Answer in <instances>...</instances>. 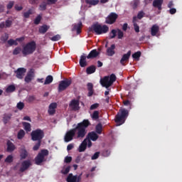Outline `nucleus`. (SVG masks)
<instances>
[{"label": "nucleus", "mask_w": 182, "mask_h": 182, "mask_svg": "<svg viewBox=\"0 0 182 182\" xmlns=\"http://www.w3.org/2000/svg\"><path fill=\"white\" fill-rule=\"evenodd\" d=\"M90 121L89 119H83L82 122L78 123L77 126L68 131L64 136V141L65 143L72 141L73 139H83L87 134V129L89 126H91Z\"/></svg>", "instance_id": "f257e3e1"}, {"label": "nucleus", "mask_w": 182, "mask_h": 182, "mask_svg": "<svg viewBox=\"0 0 182 182\" xmlns=\"http://www.w3.org/2000/svg\"><path fill=\"white\" fill-rule=\"evenodd\" d=\"M88 31L92 32L95 35H103L109 32V26L95 23L89 27Z\"/></svg>", "instance_id": "f03ea898"}, {"label": "nucleus", "mask_w": 182, "mask_h": 182, "mask_svg": "<svg viewBox=\"0 0 182 182\" xmlns=\"http://www.w3.org/2000/svg\"><path fill=\"white\" fill-rule=\"evenodd\" d=\"M129 117V110L126 109H122L119 111V112L115 116V123L117 126H122L126 122V119Z\"/></svg>", "instance_id": "7ed1b4c3"}, {"label": "nucleus", "mask_w": 182, "mask_h": 182, "mask_svg": "<svg viewBox=\"0 0 182 182\" xmlns=\"http://www.w3.org/2000/svg\"><path fill=\"white\" fill-rule=\"evenodd\" d=\"M36 50V42L34 41L27 43L22 49L23 56L32 55Z\"/></svg>", "instance_id": "20e7f679"}, {"label": "nucleus", "mask_w": 182, "mask_h": 182, "mask_svg": "<svg viewBox=\"0 0 182 182\" xmlns=\"http://www.w3.org/2000/svg\"><path fill=\"white\" fill-rule=\"evenodd\" d=\"M116 75L111 74L110 76H105L102 79L100 80V83L103 87H106V89L110 87L114 81L116 80Z\"/></svg>", "instance_id": "39448f33"}, {"label": "nucleus", "mask_w": 182, "mask_h": 182, "mask_svg": "<svg viewBox=\"0 0 182 182\" xmlns=\"http://www.w3.org/2000/svg\"><path fill=\"white\" fill-rule=\"evenodd\" d=\"M31 136L33 141H42L45 137V132L41 129H37L31 132Z\"/></svg>", "instance_id": "423d86ee"}, {"label": "nucleus", "mask_w": 182, "mask_h": 182, "mask_svg": "<svg viewBox=\"0 0 182 182\" xmlns=\"http://www.w3.org/2000/svg\"><path fill=\"white\" fill-rule=\"evenodd\" d=\"M49 156V151L48 149H42L40 153L35 158V164L37 166H41L45 161V157Z\"/></svg>", "instance_id": "0eeeda50"}, {"label": "nucleus", "mask_w": 182, "mask_h": 182, "mask_svg": "<svg viewBox=\"0 0 182 182\" xmlns=\"http://www.w3.org/2000/svg\"><path fill=\"white\" fill-rule=\"evenodd\" d=\"M72 85V80L69 79H65L64 80H61L58 85V92H63V90H66L67 87H69Z\"/></svg>", "instance_id": "6e6552de"}, {"label": "nucleus", "mask_w": 182, "mask_h": 182, "mask_svg": "<svg viewBox=\"0 0 182 182\" xmlns=\"http://www.w3.org/2000/svg\"><path fill=\"white\" fill-rule=\"evenodd\" d=\"M117 18H119V15L116 13H110L109 15L105 18V23H108V25H113L114 22L117 20Z\"/></svg>", "instance_id": "1a4fd4ad"}, {"label": "nucleus", "mask_w": 182, "mask_h": 182, "mask_svg": "<svg viewBox=\"0 0 182 182\" xmlns=\"http://www.w3.org/2000/svg\"><path fill=\"white\" fill-rule=\"evenodd\" d=\"M35 77V70L31 69L28 73L27 75H26L24 80L26 83H31L32 80H33Z\"/></svg>", "instance_id": "9d476101"}, {"label": "nucleus", "mask_w": 182, "mask_h": 182, "mask_svg": "<svg viewBox=\"0 0 182 182\" xmlns=\"http://www.w3.org/2000/svg\"><path fill=\"white\" fill-rule=\"evenodd\" d=\"M130 56H132V50H129L126 54L122 55V58L120 60V63L122 65V66H126V63L129 62Z\"/></svg>", "instance_id": "9b49d317"}, {"label": "nucleus", "mask_w": 182, "mask_h": 182, "mask_svg": "<svg viewBox=\"0 0 182 182\" xmlns=\"http://www.w3.org/2000/svg\"><path fill=\"white\" fill-rule=\"evenodd\" d=\"M31 166H32V163L29 160H26L21 163V167L20 168L21 173H23V171H26Z\"/></svg>", "instance_id": "f8f14e48"}, {"label": "nucleus", "mask_w": 182, "mask_h": 182, "mask_svg": "<svg viewBox=\"0 0 182 182\" xmlns=\"http://www.w3.org/2000/svg\"><path fill=\"white\" fill-rule=\"evenodd\" d=\"M15 73L17 79H23V75L26 73V69L24 68H19L15 71Z\"/></svg>", "instance_id": "ddd939ff"}, {"label": "nucleus", "mask_w": 182, "mask_h": 182, "mask_svg": "<svg viewBox=\"0 0 182 182\" xmlns=\"http://www.w3.org/2000/svg\"><path fill=\"white\" fill-rule=\"evenodd\" d=\"M56 107H58V104L56 102H52L48 107V113L50 116H53L56 113Z\"/></svg>", "instance_id": "4468645a"}, {"label": "nucleus", "mask_w": 182, "mask_h": 182, "mask_svg": "<svg viewBox=\"0 0 182 182\" xmlns=\"http://www.w3.org/2000/svg\"><path fill=\"white\" fill-rule=\"evenodd\" d=\"M116 49V45L112 44L110 47H108L107 48V56H114L116 54V51L114 50Z\"/></svg>", "instance_id": "2eb2a0df"}, {"label": "nucleus", "mask_w": 182, "mask_h": 182, "mask_svg": "<svg viewBox=\"0 0 182 182\" xmlns=\"http://www.w3.org/2000/svg\"><path fill=\"white\" fill-rule=\"evenodd\" d=\"M85 139H87V140H92V141H96V140L99 139V135H97L95 132H91L88 133L87 138Z\"/></svg>", "instance_id": "dca6fc26"}, {"label": "nucleus", "mask_w": 182, "mask_h": 182, "mask_svg": "<svg viewBox=\"0 0 182 182\" xmlns=\"http://www.w3.org/2000/svg\"><path fill=\"white\" fill-rule=\"evenodd\" d=\"M87 149V139H85L78 148L79 153H82Z\"/></svg>", "instance_id": "f3484780"}, {"label": "nucleus", "mask_w": 182, "mask_h": 182, "mask_svg": "<svg viewBox=\"0 0 182 182\" xmlns=\"http://www.w3.org/2000/svg\"><path fill=\"white\" fill-rule=\"evenodd\" d=\"M99 55H100V53L97 51V50L94 49L90 52L87 56V59H95V58H97Z\"/></svg>", "instance_id": "a211bd4d"}, {"label": "nucleus", "mask_w": 182, "mask_h": 182, "mask_svg": "<svg viewBox=\"0 0 182 182\" xmlns=\"http://www.w3.org/2000/svg\"><path fill=\"white\" fill-rule=\"evenodd\" d=\"M86 58H87V56H86V54L83 53L80 58V66L81 68H86L87 66V63L86 62Z\"/></svg>", "instance_id": "6ab92c4d"}, {"label": "nucleus", "mask_w": 182, "mask_h": 182, "mask_svg": "<svg viewBox=\"0 0 182 182\" xmlns=\"http://www.w3.org/2000/svg\"><path fill=\"white\" fill-rule=\"evenodd\" d=\"M79 100H73L70 103V107L73 109V110H79Z\"/></svg>", "instance_id": "aec40b11"}, {"label": "nucleus", "mask_w": 182, "mask_h": 182, "mask_svg": "<svg viewBox=\"0 0 182 182\" xmlns=\"http://www.w3.org/2000/svg\"><path fill=\"white\" fill-rule=\"evenodd\" d=\"M160 31V27L157 26V24H154L151 28V36H156L157 33H159V31Z\"/></svg>", "instance_id": "412c9836"}, {"label": "nucleus", "mask_w": 182, "mask_h": 182, "mask_svg": "<svg viewBox=\"0 0 182 182\" xmlns=\"http://www.w3.org/2000/svg\"><path fill=\"white\" fill-rule=\"evenodd\" d=\"M12 26V21L6 20L5 22L0 23V29H4V28H11Z\"/></svg>", "instance_id": "4be33fe9"}, {"label": "nucleus", "mask_w": 182, "mask_h": 182, "mask_svg": "<svg viewBox=\"0 0 182 182\" xmlns=\"http://www.w3.org/2000/svg\"><path fill=\"white\" fill-rule=\"evenodd\" d=\"M82 21H80L77 24H75L73 26V31H76L77 35H79V33H82Z\"/></svg>", "instance_id": "5701e85b"}, {"label": "nucleus", "mask_w": 182, "mask_h": 182, "mask_svg": "<svg viewBox=\"0 0 182 182\" xmlns=\"http://www.w3.org/2000/svg\"><path fill=\"white\" fill-rule=\"evenodd\" d=\"M163 5V0H154L153 1V6L158 8L159 11H161V6Z\"/></svg>", "instance_id": "b1692460"}, {"label": "nucleus", "mask_w": 182, "mask_h": 182, "mask_svg": "<svg viewBox=\"0 0 182 182\" xmlns=\"http://www.w3.org/2000/svg\"><path fill=\"white\" fill-rule=\"evenodd\" d=\"M11 119H12V114H4L3 117V123L8 124V123L11 122Z\"/></svg>", "instance_id": "393cba45"}, {"label": "nucleus", "mask_w": 182, "mask_h": 182, "mask_svg": "<svg viewBox=\"0 0 182 182\" xmlns=\"http://www.w3.org/2000/svg\"><path fill=\"white\" fill-rule=\"evenodd\" d=\"M49 28H50V26L44 24L43 26H41L39 29H38V32L40 33H42L43 35L45 34L46 33L48 32V31L49 30Z\"/></svg>", "instance_id": "a878e982"}, {"label": "nucleus", "mask_w": 182, "mask_h": 182, "mask_svg": "<svg viewBox=\"0 0 182 182\" xmlns=\"http://www.w3.org/2000/svg\"><path fill=\"white\" fill-rule=\"evenodd\" d=\"M87 90H88V94H87V96L89 97L93 96V84L91 83V82H88L87 85Z\"/></svg>", "instance_id": "bb28decb"}, {"label": "nucleus", "mask_w": 182, "mask_h": 182, "mask_svg": "<svg viewBox=\"0 0 182 182\" xmlns=\"http://www.w3.org/2000/svg\"><path fill=\"white\" fill-rule=\"evenodd\" d=\"M20 157L21 160H25V159L28 157V151H26L25 148L21 149Z\"/></svg>", "instance_id": "cd10ccee"}, {"label": "nucleus", "mask_w": 182, "mask_h": 182, "mask_svg": "<svg viewBox=\"0 0 182 182\" xmlns=\"http://www.w3.org/2000/svg\"><path fill=\"white\" fill-rule=\"evenodd\" d=\"M77 181V176H73V173H70L67 178V182H76Z\"/></svg>", "instance_id": "c85d7f7f"}, {"label": "nucleus", "mask_w": 182, "mask_h": 182, "mask_svg": "<svg viewBox=\"0 0 182 182\" xmlns=\"http://www.w3.org/2000/svg\"><path fill=\"white\" fill-rule=\"evenodd\" d=\"M15 150V145L11 141H7V151H14Z\"/></svg>", "instance_id": "c756f323"}, {"label": "nucleus", "mask_w": 182, "mask_h": 182, "mask_svg": "<svg viewBox=\"0 0 182 182\" xmlns=\"http://www.w3.org/2000/svg\"><path fill=\"white\" fill-rule=\"evenodd\" d=\"M86 72L87 75H92V73H95V72H96V66L91 65L88 67L86 70Z\"/></svg>", "instance_id": "7c9ffc66"}, {"label": "nucleus", "mask_w": 182, "mask_h": 182, "mask_svg": "<svg viewBox=\"0 0 182 182\" xmlns=\"http://www.w3.org/2000/svg\"><path fill=\"white\" fill-rule=\"evenodd\" d=\"M16 90V87L14 85H9L6 89V93H14Z\"/></svg>", "instance_id": "2f4dec72"}, {"label": "nucleus", "mask_w": 182, "mask_h": 182, "mask_svg": "<svg viewBox=\"0 0 182 182\" xmlns=\"http://www.w3.org/2000/svg\"><path fill=\"white\" fill-rule=\"evenodd\" d=\"M103 130V125L100 123L96 125L95 132L97 134H102V132Z\"/></svg>", "instance_id": "473e14b6"}, {"label": "nucleus", "mask_w": 182, "mask_h": 182, "mask_svg": "<svg viewBox=\"0 0 182 182\" xmlns=\"http://www.w3.org/2000/svg\"><path fill=\"white\" fill-rule=\"evenodd\" d=\"M25 131L23 129H20L17 134V139H18V140H22V139L25 137Z\"/></svg>", "instance_id": "72a5a7b5"}, {"label": "nucleus", "mask_w": 182, "mask_h": 182, "mask_svg": "<svg viewBox=\"0 0 182 182\" xmlns=\"http://www.w3.org/2000/svg\"><path fill=\"white\" fill-rule=\"evenodd\" d=\"M31 15H33V10L32 9H28V11L26 12H24L23 16V18H26V19H28L29 18V17L31 16Z\"/></svg>", "instance_id": "f704fd0d"}, {"label": "nucleus", "mask_w": 182, "mask_h": 182, "mask_svg": "<svg viewBox=\"0 0 182 182\" xmlns=\"http://www.w3.org/2000/svg\"><path fill=\"white\" fill-rule=\"evenodd\" d=\"M22 124L24 127V130H26L27 133L32 130V129L31 128V124L29 122H23Z\"/></svg>", "instance_id": "c9c22d12"}, {"label": "nucleus", "mask_w": 182, "mask_h": 182, "mask_svg": "<svg viewBox=\"0 0 182 182\" xmlns=\"http://www.w3.org/2000/svg\"><path fill=\"white\" fill-rule=\"evenodd\" d=\"M53 82V77L52 75H48L44 82V85H50Z\"/></svg>", "instance_id": "e433bc0d"}, {"label": "nucleus", "mask_w": 182, "mask_h": 182, "mask_svg": "<svg viewBox=\"0 0 182 182\" xmlns=\"http://www.w3.org/2000/svg\"><path fill=\"white\" fill-rule=\"evenodd\" d=\"M140 56H141V52L140 51H137L132 54V58L134 59V60H140Z\"/></svg>", "instance_id": "4c0bfd02"}, {"label": "nucleus", "mask_w": 182, "mask_h": 182, "mask_svg": "<svg viewBox=\"0 0 182 182\" xmlns=\"http://www.w3.org/2000/svg\"><path fill=\"white\" fill-rule=\"evenodd\" d=\"M139 4H140V0H134L131 2V5L133 9H137V6H139Z\"/></svg>", "instance_id": "58836bf2"}, {"label": "nucleus", "mask_w": 182, "mask_h": 182, "mask_svg": "<svg viewBox=\"0 0 182 182\" xmlns=\"http://www.w3.org/2000/svg\"><path fill=\"white\" fill-rule=\"evenodd\" d=\"M116 35H117V30L112 29L111 32H109V39H114L116 38Z\"/></svg>", "instance_id": "ea45409f"}, {"label": "nucleus", "mask_w": 182, "mask_h": 182, "mask_svg": "<svg viewBox=\"0 0 182 182\" xmlns=\"http://www.w3.org/2000/svg\"><path fill=\"white\" fill-rule=\"evenodd\" d=\"M41 21H42V16L41 14L38 15L37 17L34 19L33 23L35 25H39L41 23Z\"/></svg>", "instance_id": "a19ab883"}, {"label": "nucleus", "mask_w": 182, "mask_h": 182, "mask_svg": "<svg viewBox=\"0 0 182 182\" xmlns=\"http://www.w3.org/2000/svg\"><path fill=\"white\" fill-rule=\"evenodd\" d=\"M86 4L88 5H97L99 4V0H85Z\"/></svg>", "instance_id": "79ce46f5"}, {"label": "nucleus", "mask_w": 182, "mask_h": 182, "mask_svg": "<svg viewBox=\"0 0 182 182\" xmlns=\"http://www.w3.org/2000/svg\"><path fill=\"white\" fill-rule=\"evenodd\" d=\"M92 120H98L99 119V111H94L92 114H91Z\"/></svg>", "instance_id": "37998d69"}, {"label": "nucleus", "mask_w": 182, "mask_h": 182, "mask_svg": "<svg viewBox=\"0 0 182 182\" xmlns=\"http://www.w3.org/2000/svg\"><path fill=\"white\" fill-rule=\"evenodd\" d=\"M117 32L118 39H123V38L124 36V33H123V31H122V30H120L119 28L117 29Z\"/></svg>", "instance_id": "c03bdc74"}, {"label": "nucleus", "mask_w": 182, "mask_h": 182, "mask_svg": "<svg viewBox=\"0 0 182 182\" xmlns=\"http://www.w3.org/2000/svg\"><path fill=\"white\" fill-rule=\"evenodd\" d=\"M48 6V3L43 1L39 6L40 11H46V7Z\"/></svg>", "instance_id": "a18cd8bd"}, {"label": "nucleus", "mask_w": 182, "mask_h": 182, "mask_svg": "<svg viewBox=\"0 0 182 182\" xmlns=\"http://www.w3.org/2000/svg\"><path fill=\"white\" fill-rule=\"evenodd\" d=\"M50 39L53 42H58V41H60V35L57 34L53 37H50Z\"/></svg>", "instance_id": "49530a36"}, {"label": "nucleus", "mask_w": 182, "mask_h": 182, "mask_svg": "<svg viewBox=\"0 0 182 182\" xmlns=\"http://www.w3.org/2000/svg\"><path fill=\"white\" fill-rule=\"evenodd\" d=\"M41 143L42 141H37V143L33 147V151H38V150H39Z\"/></svg>", "instance_id": "de8ad7c7"}, {"label": "nucleus", "mask_w": 182, "mask_h": 182, "mask_svg": "<svg viewBox=\"0 0 182 182\" xmlns=\"http://www.w3.org/2000/svg\"><path fill=\"white\" fill-rule=\"evenodd\" d=\"M21 52L22 53V48H21V47H16L13 50V55H19V53H21Z\"/></svg>", "instance_id": "09e8293b"}, {"label": "nucleus", "mask_w": 182, "mask_h": 182, "mask_svg": "<svg viewBox=\"0 0 182 182\" xmlns=\"http://www.w3.org/2000/svg\"><path fill=\"white\" fill-rule=\"evenodd\" d=\"M9 39V35L8 33H4L3 36L1 37V41L5 43L6 41Z\"/></svg>", "instance_id": "8fccbe9b"}, {"label": "nucleus", "mask_w": 182, "mask_h": 182, "mask_svg": "<svg viewBox=\"0 0 182 182\" xmlns=\"http://www.w3.org/2000/svg\"><path fill=\"white\" fill-rule=\"evenodd\" d=\"M124 106H127L129 109H132V102L129 100L123 101Z\"/></svg>", "instance_id": "3c124183"}, {"label": "nucleus", "mask_w": 182, "mask_h": 182, "mask_svg": "<svg viewBox=\"0 0 182 182\" xmlns=\"http://www.w3.org/2000/svg\"><path fill=\"white\" fill-rule=\"evenodd\" d=\"M12 161H14V156L12 155H9L5 159V163H12Z\"/></svg>", "instance_id": "603ef678"}, {"label": "nucleus", "mask_w": 182, "mask_h": 182, "mask_svg": "<svg viewBox=\"0 0 182 182\" xmlns=\"http://www.w3.org/2000/svg\"><path fill=\"white\" fill-rule=\"evenodd\" d=\"M144 15H146L144 11H139L136 18L137 19H141L142 18H144Z\"/></svg>", "instance_id": "864d4df0"}, {"label": "nucleus", "mask_w": 182, "mask_h": 182, "mask_svg": "<svg viewBox=\"0 0 182 182\" xmlns=\"http://www.w3.org/2000/svg\"><path fill=\"white\" fill-rule=\"evenodd\" d=\"M16 107L18 109V110H22L23 107H25V104L22 102H20L17 103Z\"/></svg>", "instance_id": "5fc2aeb1"}, {"label": "nucleus", "mask_w": 182, "mask_h": 182, "mask_svg": "<svg viewBox=\"0 0 182 182\" xmlns=\"http://www.w3.org/2000/svg\"><path fill=\"white\" fill-rule=\"evenodd\" d=\"M36 99L35 96L30 95L27 98V102H28V103H32V102H35Z\"/></svg>", "instance_id": "6e6d98bb"}, {"label": "nucleus", "mask_w": 182, "mask_h": 182, "mask_svg": "<svg viewBox=\"0 0 182 182\" xmlns=\"http://www.w3.org/2000/svg\"><path fill=\"white\" fill-rule=\"evenodd\" d=\"M134 29L136 33H139L140 32V27L137 24V23H134Z\"/></svg>", "instance_id": "4d7b16f0"}, {"label": "nucleus", "mask_w": 182, "mask_h": 182, "mask_svg": "<svg viewBox=\"0 0 182 182\" xmlns=\"http://www.w3.org/2000/svg\"><path fill=\"white\" fill-rule=\"evenodd\" d=\"M69 171H70V166H67L64 171H62L61 173L62 174H68Z\"/></svg>", "instance_id": "13d9d810"}, {"label": "nucleus", "mask_w": 182, "mask_h": 182, "mask_svg": "<svg viewBox=\"0 0 182 182\" xmlns=\"http://www.w3.org/2000/svg\"><path fill=\"white\" fill-rule=\"evenodd\" d=\"M100 105L99 103L93 104L90 106V109L91 110H95V109H97L99 107Z\"/></svg>", "instance_id": "bf43d9fd"}, {"label": "nucleus", "mask_w": 182, "mask_h": 182, "mask_svg": "<svg viewBox=\"0 0 182 182\" xmlns=\"http://www.w3.org/2000/svg\"><path fill=\"white\" fill-rule=\"evenodd\" d=\"M100 154V152H95L94 155L91 157L92 160H97V159H99Z\"/></svg>", "instance_id": "052dcab7"}, {"label": "nucleus", "mask_w": 182, "mask_h": 182, "mask_svg": "<svg viewBox=\"0 0 182 182\" xmlns=\"http://www.w3.org/2000/svg\"><path fill=\"white\" fill-rule=\"evenodd\" d=\"M65 163L69 164L72 161V156H66L64 159Z\"/></svg>", "instance_id": "680f3d73"}, {"label": "nucleus", "mask_w": 182, "mask_h": 182, "mask_svg": "<svg viewBox=\"0 0 182 182\" xmlns=\"http://www.w3.org/2000/svg\"><path fill=\"white\" fill-rule=\"evenodd\" d=\"M28 2L31 5H38L39 0H28Z\"/></svg>", "instance_id": "e2e57ef3"}, {"label": "nucleus", "mask_w": 182, "mask_h": 182, "mask_svg": "<svg viewBox=\"0 0 182 182\" xmlns=\"http://www.w3.org/2000/svg\"><path fill=\"white\" fill-rule=\"evenodd\" d=\"M177 12V9H176L175 8H171L169 10V14H171V15H174V14H176Z\"/></svg>", "instance_id": "0e129e2a"}, {"label": "nucleus", "mask_w": 182, "mask_h": 182, "mask_svg": "<svg viewBox=\"0 0 182 182\" xmlns=\"http://www.w3.org/2000/svg\"><path fill=\"white\" fill-rule=\"evenodd\" d=\"M13 7H14V1H10L7 4V9H12Z\"/></svg>", "instance_id": "69168bd1"}, {"label": "nucleus", "mask_w": 182, "mask_h": 182, "mask_svg": "<svg viewBox=\"0 0 182 182\" xmlns=\"http://www.w3.org/2000/svg\"><path fill=\"white\" fill-rule=\"evenodd\" d=\"M74 146L73 144H69L67 146L68 151H70L73 149Z\"/></svg>", "instance_id": "338daca9"}, {"label": "nucleus", "mask_w": 182, "mask_h": 182, "mask_svg": "<svg viewBox=\"0 0 182 182\" xmlns=\"http://www.w3.org/2000/svg\"><path fill=\"white\" fill-rule=\"evenodd\" d=\"M14 39H10L7 41L8 45H9V46H14Z\"/></svg>", "instance_id": "774afa93"}]
</instances>
